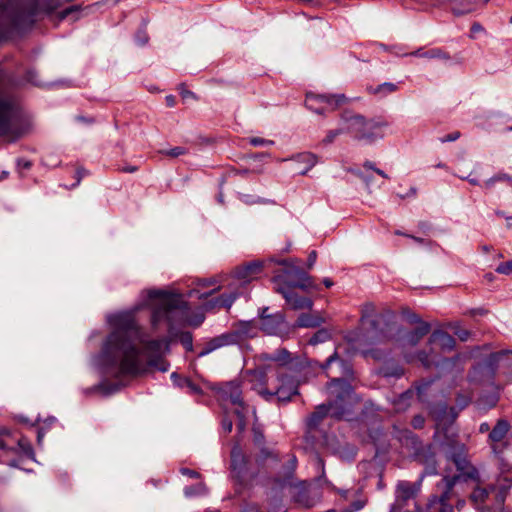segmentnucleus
I'll return each mask as SVG.
<instances>
[{
	"instance_id": "1",
	"label": "nucleus",
	"mask_w": 512,
	"mask_h": 512,
	"mask_svg": "<svg viewBox=\"0 0 512 512\" xmlns=\"http://www.w3.org/2000/svg\"><path fill=\"white\" fill-rule=\"evenodd\" d=\"M143 305L129 311L111 314L107 322L112 332L105 339L95 364L106 375L115 377L136 376L149 369L167 372L170 364L164 359L169 351L168 338L148 339L135 320V312Z\"/></svg>"
},
{
	"instance_id": "2",
	"label": "nucleus",
	"mask_w": 512,
	"mask_h": 512,
	"mask_svg": "<svg viewBox=\"0 0 512 512\" xmlns=\"http://www.w3.org/2000/svg\"><path fill=\"white\" fill-rule=\"evenodd\" d=\"M265 359L276 363V367L267 366L266 370L257 369L248 371L249 382L266 401L288 402L298 394L299 380L295 372L300 368L301 362L285 348L267 354Z\"/></svg>"
},
{
	"instance_id": "3",
	"label": "nucleus",
	"mask_w": 512,
	"mask_h": 512,
	"mask_svg": "<svg viewBox=\"0 0 512 512\" xmlns=\"http://www.w3.org/2000/svg\"><path fill=\"white\" fill-rule=\"evenodd\" d=\"M147 297L149 300H156L151 315L152 328L157 330L165 322L171 337L176 336V328L185 325L198 327L205 320L203 313L190 317L188 303L179 294L151 289L147 291Z\"/></svg>"
},
{
	"instance_id": "4",
	"label": "nucleus",
	"mask_w": 512,
	"mask_h": 512,
	"mask_svg": "<svg viewBox=\"0 0 512 512\" xmlns=\"http://www.w3.org/2000/svg\"><path fill=\"white\" fill-rule=\"evenodd\" d=\"M60 0H6L0 4V38L31 26L41 15L51 14Z\"/></svg>"
},
{
	"instance_id": "5",
	"label": "nucleus",
	"mask_w": 512,
	"mask_h": 512,
	"mask_svg": "<svg viewBox=\"0 0 512 512\" xmlns=\"http://www.w3.org/2000/svg\"><path fill=\"white\" fill-rule=\"evenodd\" d=\"M328 388L332 399L327 404L318 405L307 418L306 424L310 430L317 429L328 415L338 420L350 419L355 405L359 403L358 396L347 380L333 378Z\"/></svg>"
},
{
	"instance_id": "6",
	"label": "nucleus",
	"mask_w": 512,
	"mask_h": 512,
	"mask_svg": "<svg viewBox=\"0 0 512 512\" xmlns=\"http://www.w3.org/2000/svg\"><path fill=\"white\" fill-rule=\"evenodd\" d=\"M448 457L455 464L458 474L444 476L441 481L443 491L440 496L433 495L429 499L426 512H453V506L449 501L455 484L460 480L478 481V470L467 460L466 447L464 444L452 441L449 445Z\"/></svg>"
},
{
	"instance_id": "7",
	"label": "nucleus",
	"mask_w": 512,
	"mask_h": 512,
	"mask_svg": "<svg viewBox=\"0 0 512 512\" xmlns=\"http://www.w3.org/2000/svg\"><path fill=\"white\" fill-rule=\"evenodd\" d=\"M342 125L346 126V133L358 141L372 144L384 138V129L388 122L378 119H367L360 114L344 112L342 114Z\"/></svg>"
},
{
	"instance_id": "8",
	"label": "nucleus",
	"mask_w": 512,
	"mask_h": 512,
	"mask_svg": "<svg viewBox=\"0 0 512 512\" xmlns=\"http://www.w3.org/2000/svg\"><path fill=\"white\" fill-rule=\"evenodd\" d=\"M25 133L21 107L11 95L0 93V137L14 142Z\"/></svg>"
},
{
	"instance_id": "9",
	"label": "nucleus",
	"mask_w": 512,
	"mask_h": 512,
	"mask_svg": "<svg viewBox=\"0 0 512 512\" xmlns=\"http://www.w3.org/2000/svg\"><path fill=\"white\" fill-rule=\"evenodd\" d=\"M297 259H285L278 263L284 266L281 273H278L274 278L275 283H283L285 288H300L302 290H309L314 288L312 277L309 276L303 269L298 266Z\"/></svg>"
},
{
	"instance_id": "10",
	"label": "nucleus",
	"mask_w": 512,
	"mask_h": 512,
	"mask_svg": "<svg viewBox=\"0 0 512 512\" xmlns=\"http://www.w3.org/2000/svg\"><path fill=\"white\" fill-rule=\"evenodd\" d=\"M220 399L226 404L233 406V413L237 416V429L241 432L246 427L247 406L242 400L240 383L236 380L223 384L219 390Z\"/></svg>"
},
{
	"instance_id": "11",
	"label": "nucleus",
	"mask_w": 512,
	"mask_h": 512,
	"mask_svg": "<svg viewBox=\"0 0 512 512\" xmlns=\"http://www.w3.org/2000/svg\"><path fill=\"white\" fill-rule=\"evenodd\" d=\"M361 322L371 339L380 341L387 337L388 321L385 315L375 313L373 304L364 305Z\"/></svg>"
},
{
	"instance_id": "12",
	"label": "nucleus",
	"mask_w": 512,
	"mask_h": 512,
	"mask_svg": "<svg viewBox=\"0 0 512 512\" xmlns=\"http://www.w3.org/2000/svg\"><path fill=\"white\" fill-rule=\"evenodd\" d=\"M346 101L343 94H314L306 95L305 106L317 114H324L325 111L334 110Z\"/></svg>"
},
{
	"instance_id": "13",
	"label": "nucleus",
	"mask_w": 512,
	"mask_h": 512,
	"mask_svg": "<svg viewBox=\"0 0 512 512\" xmlns=\"http://www.w3.org/2000/svg\"><path fill=\"white\" fill-rule=\"evenodd\" d=\"M261 329L269 335H275L282 339L288 338L293 330L281 313L263 317L261 319Z\"/></svg>"
},
{
	"instance_id": "14",
	"label": "nucleus",
	"mask_w": 512,
	"mask_h": 512,
	"mask_svg": "<svg viewBox=\"0 0 512 512\" xmlns=\"http://www.w3.org/2000/svg\"><path fill=\"white\" fill-rule=\"evenodd\" d=\"M240 342L239 332H227L209 339L198 353V357H204L222 347L235 345Z\"/></svg>"
},
{
	"instance_id": "15",
	"label": "nucleus",
	"mask_w": 512,
	"mask_h": 512,
	"mask_svg": "<svg viewBox=\"0 0 512 512\" xmlns=\"http://www.w3.org/2000/svg\"><path fill=\"white\" fill-rule=\"evenodd\" d=\"M264 262L255 260L245 265L239 266L234 271V277L242 284H247L261 274Z\"/></svg>"
},
{
	"instance_id": "16",
	"label": "nucleus",
	"mask_w": 512,
	"mask_h": 512,
	"mask_svg": "<svg viewBox=\"0 0 512 512\" xmlns=\"http://www.w3.org/2000/svg\"><path fill=\"white\" fill-rule=\"evenodd\" d=\"M510 430V424L505 419H499L496 425L489 433V443L494 453H501L503 450L502 442Z\"/></svg>"
},
{
	"instance_id": "17",
	"label": "nucleus",
	"mask_w": 512,
	"mask_h": 512,
	"mask_svg": "<svg viewBox=\"0 0 512 512\" xmlns=\"http://www.w3.org/2000/svg\"><path fill=\"white\" fill-rule=\"evenodd\" d=\"M277 292L282 294L287 304L294 310L311 309L313 302L310 298L299 296L295 291L289 288L278 287Z\"/></svg>"
},
{
	"instance_id": "18",
	"label": "nucleus",
	"mask_w": 512,
	"mask_h": 512,
	"mask_svg": "<svg viewBox=\"0 0 512 512\" xmlns=\"http://www.w3.org/2000/svg\"><path fill=\"white\" fill-rule=\"evenodd\" d=\"M432 414L436 420L437 430L451 424L458 416L456 409L454 407H448L445 403H440L434 407Z\"/></svg>"
},
{
	"instance_id": "19",
	"label": "nucleus",
	"mask_w": 512,
	"mask_h": 512,
	"mask_svg": "<svg viewBox=\"0 0 512 512\" xmlns=\"http://www.w3.org/2000/svg\"><path fill=\"white\" fill-rule=\"evenodd\" d=\"M419 490V486L408 481H399L396 486V500L392 508H401L405 502L413 498Z\"/></svg>"
},
{
	"instance_id": "20",
	"label": "nucleus",
	"mask_w": 512,
	"mask_h": 512,
	"mask_svg": "<svg viewBox=\"0 0 512 512\" xmlns=\"http://www.w3.org/2000/svg\"><path fill=\"white\" fill-rule=\"evenodd\" d=\"M429 344L438 347L442 351H452L455 347V339L445 331L435 330L429 337Z\"/></svg>"
},
{
	"instance_id": "21",
	"label": "nucleus",
	"mask_w": 512,
	"mask_h": 512,
	"mask_svg": "<svg viewBox=\"0 0 512 512\" xmlns=\"http://www.w3.org/2000/svg\"><path fill=\"white\" fill-rule=\"evenodd\" d=\"M412 322H419L420 325L414 330L406 333L404 339L407 344L415 346L425 335L429 333L430 325L426 322H421L417 316L413 317Z\"/></svg>"
},
{
	"instance_id": "22",
	"label": "nucleus",
	"mask_w": 512,
	"mask_h": 512,
	"mask_svg": "<svg viewBox=\"0 0 512 512\" xmlns=\"http://www.w3.org/2000/svg\"><path fill=\"white\" fill-rule=\"evenodd\" d=\"M507 354H512L511 350H502L499 352L491 353L483 363L479 364L475 369L485 370L489 376H493L499 365L500 360Z\"/></svg>"
},
{
	"instance_id": "23",
	"label": "nucleus",
	"mask_w": 512,
	"mask_h": 512,
	"mask_svg": "<svg viewBox=\"0 0 512 512\" xmlns=\"http://www.w3.org/2000/svg\"><path fill=\"white\" fill-rule=\"evenodd\" d=\"M238 295L236 293L223 294L208 300L204 304L206 311L213 310L215 308H227L229 309Z\"/></svg>"
},
{
	"instance_id": "24",
	"label": "nucleus",
	"mask_w": 512,
	"mask_h": 512,
	"mask_svg": "<svg viewBox=\"0 0 512 512\" xmlns=\"http://www.w3.org/2000/svg\"><path fill=\"white\" fill-rule=\"evenodd\" d=\"M409 55L427 58V59H439V60H450V55L448 52L441 48H432L430 50L424 51L422 48L417 49L414 52H411Z\"/></svg>"
},
{
	"instance_id": "25",
	"label": "nucleus",
	"mask_w": 512,
	"mask_h": 512,
	"mask_svg": "<svg viewBox=\"0 0 512 512\" xmlns=\"http://www.w3.org/2000/svg\"><path fill=\"white\" fill-rule=\"evenodd\" d=\"M294 161L298 164H304L303 168H295L301 175H305L310 169H312L317 163V158L312 153H301L294 158Z\"/></svg>"
},
{
	"instance_id": "26",
	"label": "nucleus",
	"mask_w": 512,
	"mask_h": 512,
	"mask_svg": "<svg viewBox=\"0 0 512 512\" xmlns=\"http://www.w3.org/2000/svg\"><path fill=\"white\" fill-rule=\"evenodd\" d=\"M324 319L319 315L302 313L296 320L295 327L300 328H315L320 326Z\"/></svg>"
},
{
	"instance_id": "27",
	"label": "nucleus",
	"mask_w": 512,
	"mask_h": 512,
	"mask_svg": "<svg viewBox=\"0 0 512 512\" xmlns=\"http://www.w3.org/2000/svg\"><path fill=\"white\" fill-rule=\"evenodd\" d=\"M453 5V12L457 15L469 13L475 9L479 0H446Z\"/></svg>"
},
{
	"instance_id": "28",
	"label": "nucleus",
	"mask_w": 512,
	"mask_h": 512,
	"mask_svg": "<svg viewBox=\"0 0 512 512\" xmlns=\"http://www.w3.org/2000/svg\"><path fill=\"white\" fill-rule=\"evenodd\" d=\"M333 363H339L342 369V374L344 376H349L352 373L351 366L346 363L345 361L341 360L337 354V352H334L332 355H330L326 361L322 364H320V367L322 370L327 371V369L333 364Z\"/></svg>"
},
{
	"instance_id": "29",
	"label": "nucleus",
	"mask_w": 512,
	"mask_h": 512,
	"mask_svg": "<svg viewBox=\"0 0 512 512\" xmlns=\"http://www.w3.org/2000/svg\"><path fill=\"white\" fill-rule=\"evenodd\" d=\"M498 401L499 395L497 393H488L481 395L478 398L476 405L479 410L486 412L489 409L494 408L497 405Z\"/></svg>"
},
{
	"instance_id": "30",
	"label": "nucleus",
	"mask_w": 512,
	"mask_h": 512,
	"mask_svg": "<svg viewBox=\"0 0 512 512\" xmlns=\"http://www.w3.org/2000/svg\"><path fill=\"white\" fill-rule=\"evenodd\" d=\"M245 466V458L240 447L235 446L231 451V467L240 473Z\"/></svg>"
},
{
	"instance_id": "31",
	"label": "nucleus",
	"mask_w": 512,
	"mask_h": 512,
	"mask_svg": "<svg viewBox=\"0 0 512 512\" xmlns=\"http://www.w3.org/2000/svg\"><path fill=\"white\" fill-rule=\"evenodd\" d=\"M398 85L391 82L382 83L376 87H370L369 92L374 95H379L381 97H385L389 94H392L398 90Z\"/></svg>"
},
{
	"instance_id": "32",
	"label": "nucleus",
	"mask_w": 512,
	"mask_h": 512,
	"mask_svg": "<svg viewBox=\"0 0 512 512\" xmlns=\"http://www.w3.org/2000/svg\"><path fill=\"white\" fill-rule=\"evenodd\" d=\"M414 395H415V392L411 389L400 394L398 396L397 400H395V402H394L396 409L398 411H400V410H405L407 407H409Z\"/></svg>"
},
{
	"instance_id": "33",
	"label": "nucleus",
	"mask_w": 512,
	"mask_h": 512,
	"mask_svg": "<svg viewBox=\"0 0 512 512\" xmlns=\"http://www.w3.org/2000/svg\"><path fill=\"white\" fill-rule=\"evenodd\" d=\"M346 133V126L342 125V117L340 118L339 127L336 129H331L327 132L326 136L323 138L321 143L325 146L332 144L335 139Z\"/></svg>"
},
{
	"instance_id": "34",
	"label": "nucleus",
	"mask_w": 512,
	"mask_h": 512,
	"mask_svg": "<svg viewBox=\"0 0 512 512\" xmlns=\"http://www.w3.org/2000/svg\"><path fill=\"white\" fill-rule=\"evenodd\" d=\"M498 182H506L508 185L512 186V177L506 173H498L493 177L487 179L483 186L486 189L492 188Z\"/></svg>"
},
{
	"instance_id": "35",
	"label": "nucleus",
	"mask_w": 512,
	"mask_h": 512,
	"mask_svg": "<svg viewBox=\"0 0 512 512\" xmlns=\"http://www.w3.org/2000/svg\"><path fill=\"white\" fill-rule=\"evenodd\" d=\"M494 489L495 488L493 486L488 488L477 487L471 494V500L474 501L475 503H483L487 499L490 491Z\"/></svg>"
},
{
	"instance_id": "36",
	"label": "nucleus",
	"mask_w": 512,
	"mask_h": 512,
	"mask_svg": "<svg viewBox=\"0 0 512 512\" xmlns=\"http://www.w3.org/2000/svg\"><path fill=\"white\" fill-rule=\"evenodd\" d=\"M404 371L402 369V367H400L399 365H385L382 369H381V374L384 376V377H395V378H399L403 375Z\"/></svg>"
},
{
	"instance_id": "37",
	"label": "nucleus",
	"mask_w": 512,
	"mask_h": 512,
	"mask_svg": "<svg viewBox=\"0 0 512 512\" xmlns=\"http://www.w3.org/2000/svg\"><path fill=\"white\" fill-rule=\"evenodd\" d=\"M79 14H80V6L72 5L66 9L62 10L58 14V18H59V20H63V19H66V18L72 16V20L75 21L79 18Z\"/></svg>"
},
{
	"instance_id": "38",
	"label": "nucleus",
	"mask_w": 512,
	"mask_h": 512,
	"mask_svg": "<svg viewBox=\"0 0 512 512\" xmlns=\"http://www.w3.org/2000/svg\"><path fill=\"white\" fill-rule=\"evenodd\" d=\"M331 337L330 332L327 329L318 330L309 340V344L316 345L319 343L326 342Z\"/></svg>"
},
{
	"instance_id": "39",
	"label": "nucleus",
	"mask_w": 512,
	"mask_h": 512,
	"mask_svg": "<svg viewBox=\"0 0 512 512\" xmlns=\"http://www.w3.org/2000/svg\"><path fill=\"white\" fill-rule=\"evenodd\" d=\"M184 493L187 497L203 495L206 493V487L204 483L200 482L195 485L185 487Z\"/></svg>"
},
{
	"instance_id": "40",
	"label": "nucleus",
	"mask_w": 512,
	"mask_h": 512,
	"mask_svg": "<svg viewBox=\"0 0 512 512\" xmlns=\"http://www.w3.org/2000/svg\"><path fill=\"white\" fill-rule=\"evenodd\" d=\"M417 359L426 368H429L432 365H436V366L439 365V363L436 361L435 357L426 353L425 351L419 352L417 355Z\"/></svg>"
},
{
	"instance_id": "41",
	"label": "nucleus",
	"mask_w": 512,
	"mask_h": 512,
	"mask_svg": "<svg viewBox=\"0 0 512 512\" xmlns=\"http://www.w3.org/2000/svg\"><path fill=\"white\" fill-rule=\"evenodd\" d=\"M398 438L401 442L406 441L407 444L410 442L412 444V446L415 448H416L417 444L419 443L418 438L410 430L401 431Z\"/></svg>"
},
{
	"instance_id": "42",
	"label": "nucleus",
	"mask_w": 512,
	"mask_h": 512,
	"mask_svg": "<svg viewBox=\"0 0 512 512\" xmlns=\"http://www.w3.org/2000/svg\"><path fill=\"white\" fill-rule=\"evenodd\" d=\"M233 332H239L240 341H242L243 338L253 337L252 325L248 322L240 323L239 327Z\"/></svg>"
},
{
	"instance_id": "43",
	"label": "nucleus",
	"mask_w": 512,
	"mask_h": 512,
	"mask_svg": "<svg viewBox=\"0 0 512 512\" xmlns=\"http://www.w3.org/2000/svg\"><path fill=\"white\" fill-rule=\"evenodd\" d=\"M17 445H18V448L19 450L26 456L28 457H32L34 452H33V448H32V445L30 444V442L24 438V437H21L18 441H17Z\"/></svg>"
},
{
	"instance_id": "44",
	"label": "nucleus",
	"mask_w": 512,
	"mask_h": 512,
	"mask_svg": "<svg viewBox=\"0 0 512 512\" xmlns=\"http://www.w3.org/2000/svg\"><path fill=\"white\" fill-rule=\"evenodd\" d=\"M179 341L187 351L193 350V336L190 332H182L179 335Z\"/></svg>"
},
{
	"instance_id": "45",
	"label": "nucleus",
	"mask_w": 512,
	"mask_h": 512,
	"mask_svg": "<svg viewBox=\"0 0 512 512\" xmlns=\"http://www.w3.org/2000/svg\"><path fill=\"white\" fill-rule=\"evenodd\" d=\"M160 153L163 155L172 157V158H176V157L186 154V149L178 146V147H174V148L167 149V150H161Z\"/></svg>"
},
{
	"instance_id": "46",
	"label": "nucleus",
	"mask_w": 512,
	"mask_h": 512,
	"mask_svg": "<svg viewBox=\"0 0 512 512\" xmlns=\"http://www.w3.org/2000/svg\"><path fill=\"white\" fill-rule=\"evenodd\" d=\"M454 334L461 340V341H467L470 337V331L467 329H464L460 327L459 324H455L453 327Z\"/></svg>"
},
{
	"instance_id": "47",
	"label": "nucleus",
	"mask_w": 512,
	"mask_h": 512,
	"mask_svg": "<svg viewBox=\"0 0 512 512\" xmlns=\"http://www.w3.org/2000/svg\"><path fill=\"white\" fill-rule=\"evenodd\" d=\"M178 387H187L191 393L193 394H199L201 393V388L193 383L190 379L189 380H181V383H178Z\"/></svg>"
},
{
	"instance_id": "48",
	"label": "nucleus",
	"mask_w": 512,
	"mask_h": 512,
	"mask_svg": "<svg viewBox=\"0 0 512 512\" xmlns=\"http://www.w3.org/2000/svg\"><path fill=\"white\" fill-rule=\"evenodd\" d=\"M119 384H108L106 382H102L99 384L98 388L105 394H112L119 390Z\"/></svg>"
},
{
	"instance_id": "49",
	"label": "nucleus",
	"mask_w": 512,
	"mask_h": 512,
	"mask_svg": "<svg viewBox=\"0 0 512 512\" xmlns=\"http://www.w3.org/2000/svg\"><path fill=\"white\" fill-rule=\"evenodd\" d=\"M496 272L504 275L512 274V260L499 264Z\"/></svg>"
},
{
	"instance_id": "50",
	"label": "nucleus",
	"mask_w": 512,
	"mask_h": 512,
	"mask_svg": "<svg viewBox=\"0 0 512 512\" xmlns=\"http://www.w3.org/2000/svg\"><path fill=\"white\" fill-rule=\"evenodd\" d=\"M4 436H8V433L6 431H3L0 433V450H4L6 453H15L16 448L9 447L6 441L4 440Z\"/></svg>"
},
{
	"instance_id": "51",
	"label": "nucleus",
	"mask_w": 512,
	"mask_h": 512,
	"mask_svg": "<svg viewBox=\"0 0 512 512\" xmlns=\"http://www.w3.org/2000/svg\"><path fill=\"white\" fill-rule=\"evenodd\" d=\"M249 143L253 146H266V145H273L274 141L260 138V137H252L249 139Z\"/></svg>"
},
{
	"instance_id": "52",
	"label": "nucleus",
	"mask_w": 512,
	"mask_h": 512,
	"mask_svg": "<svg viewBox=\"0 0 512 512\" xmlns=\"http://www.w3.org/2000/svg\"><path fill=\"white\" fill-rule=\"evenodd\" d=\"M25 80L36 86L41 85V83L37 79V73L35 70H28L25 75Z\"/></svg>"
},
{
	"instance_id": "53",
	"label": "nucleus",
	"mask_w": 512,
	"mask_h": 512,
	"mask_svg": "<svg viewBox=\"0 0 512 512\" xmlns=\"http://www.w3.org/2000/svg\"><path fill=\"white\" fill-rule=\"evenodd\" d=\"M459 137H460V132L454 131V132L447 134L446 136L440 138V141L442 143L453 142V141H456L457 139H459Z\"/></svg>"
},
{
	"instance_id": "54",
	"label": "nucleus",
	"mask_w": 512,
	"mask_h": 512,
	"mask_svg": "<svg viewBox=\"0 0 512 512\" xmlns=\"http://www.w3.org/2000/svg\"><path fill=\"white\" fill-rule=\"evenodd\" d=\"M295 500H296V502L300 503L301 505H303L305 507H311L312 506V504L307 499L306 494L304 492H299L298 495L296 496Z\"/></svg>"
},
{
	"instance_id": "55",
	"label": "nucleus",
	"mask_w": 512,
	"mask_h": 512,
	"mask_svg": "<svg viewBox=\"0 0 512 512\" xmlns=\"http://www.w3.org/2000/svg\"><path fill=\"white\" fill-rule=\"evenodd\" d=\"M85 175H87V171L84 168H78L75 174L76 182L72 185V187L78 186Z\"/></svg>"
},
{
	"instance_id": "56",
	"label": "nucleus",
	"mask_w": 512,
	"mask_h": 512,
	"mask_svg": "<svg viewBox=\"0 0 512 512\" xmlns=\"http://www.w3.org/2000/svg\"><path fill=\"white\" fill-rule=\"evenodd\" d=\"M32 166V162L23 158H19L17 160V167L18 169H25L28 170Z\"/></svg>"
},
{
	"instance_id": "57",
	"label": "nucleus",
	"mask_w": 512,
	"mask_h": 512,
	"mask_svg": "<svg viewBox=\"0 0 512 512\" xmlns=\"http://www.w3.org/2000/svg\"><path fill=\"white\" fill-rule=\"evenodd\" d=\"M424 425V418L421 415H416L412 420V426L416 429L422 428Z\"/></svg>"
},
{
	"instance_id": "58",
	"label": "nucleus",
	"mask_w": 512,
	"mask_h": 512,
	"mask_svg": "<svg viewBox=\"0 0 512 512\" xmlns=\"http://www.w3.org/2000/svg\"><path fill=\"white\" fill-rule=\"evenodd\" d=\"M179 91H180V94H181V96H182L183 98H189V97L194 98V99L196 98V96H195V94H194L193 92H191V91H189V90H186V89L184 88V84H181V85L179 86Z\"/></svg>"
},
{
	"instance_id": "59",
	"label": "nucleus",
	"mask_w": 512,
	"mask_h": 512,
	"mask_svg": "<svg viewBox=\"0 0 512 512\" xmlns=\"http://www.w3.org/2000/svg\"><path fill=\"white\" fill-rule=\"evenodd\" d=\"M232 427H233V423L230 419L228 418H224L222 420V429L227 432V433H230L232 431Z\"/></svg>"
},
{
	"instance_id": "60",
	"label": "nucleus",
	"mask_w": 512,
	"mask_h": 512,
	"mask_svg": "<svg viewBox=\"0 0 512 512\" xmlns=\"http://www.w3.org/2000/svg\"><path fill=\"white\" fill-rule=\"evenodd\" d=\"M436 473H437V469H436L435 463L432 462L430 464H427L425 471L423 473V476L424 475H435Z\"/></svg>"
},
{
	"instance_id": "61",
	"label": "nucleus",
	"mask_w": 512,
	"mask_h": 512,
	"mask_svg": "<svg viewBox=\"0 0 512 512\" xmlns=\"http://www.w3.org/2000/svg\"><path fill=\"white\" fill-rule=\"evenodd\" d=\"M471 398L470 397H467V396H459L458 399H457V404L458 406L460 407V409H463L464 407H466L468 405V403L470 402Z\"/></svg>"
},
{
	"instance_id": "62",
	"label": "nucleus",
	"mask_w": 512,
	"mask_h": 512,
	"mask_svg": "<svg viewBox=\"0 0 512 512\" xmlns=\"http://www.w3.org/2000/svg\"><path fill=\"white\" fill-rule=\"evenodd\" d=\"M483 31V27L480 23H473V25L471 26V29H470V32H471V35L470 37L471 38H474V35L476 33H479V32H482Z\"/></svg>"
},
{
	"instance_id": "63",
	"label": "nucleus",
	"mask_w": 512,
	"mask_h": 512,
	"mask_svg": "<svg viewBox=\"0 0 512 512\" xmlns=\"http://www.w3.org/2000/svg\"><path fill=\"white\" fill-rule=\"evenodd\" d=\"M316 259H317L316 251H311L310 254L308 255V259H307L308 268H311L315 264Z\"/></svg>"
},
{
	"instance_id": "64",
	"label": "nucleus",
	"mask_w": 512,
	"mask_h": 512,
	"mask_svg": "<svg viewBox=\"0 0 512 512\" xmlns=\"http://www.w3.org/2000/svg\"><path fill=\"white\" fill-rule=\"evenodd\" d=\"M363 507H364V502H362V501H355V502H353V504H352V509H350V510H345L344 512H354V511H359V510H361Z\"/></svg>"
}]
</instances>
